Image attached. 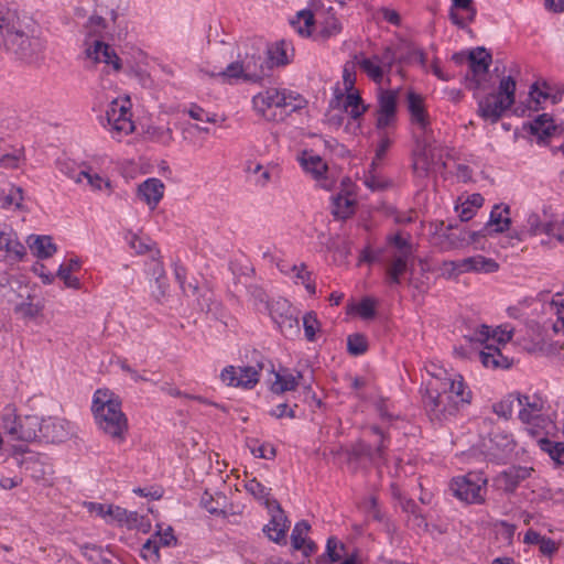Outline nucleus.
Segmentation results:
<instances>
[{"label": "nucleus", "mask_w": 564, "mask_h": 564, "mask_svg": "<svg viewBox=\"0 0 564 564\" xmlns=\"http://www.w3.org/2000/svg\"><path fill=\"white\" fill-rule=\"evenodd\" d=\"M91 413L98 430L121 444L127 440L129 431L128 417L121 408V400L108 389L95 391L91 402Z\"/></svg>", "instance_id": "obj_1"}, {"label": "nucleus", "mask_w": 564, "mask_h": 564, "mask_svg": "<svg viewBox=\"0 0 564 564\" xmlns=\"http://www.w3.org/2000/svg\"><path fill=\"white\" fill-rule=\"evenodd\" d=\"M264 53L265 47L262 41H243L238 44L237 61L230 63L225 69L213 72L209 75L228 79L259 82L270 69L268 62L264 59Z\"/></svg>", "instance_id": "obj_2"}, {"label": "nucleus", "mask_w": 564, "mask_h": 564, "mask_svg": "<svg viewBox=\"0 0 564 564\" xmlns=\"http://www.w3.org/2000/svg\"><path fill=\"white\" fill-rule=\"evenodd\" d=\"M303 99L294 91L268 88L252 98L254 110L267 120H281L302 107Z\"/></svg>", "instance_id": "obj_3"}, {"label": "nucleus", "mask_w": 564, "mask_h": 564, "mask_svg": "<svg viewBox=\"0 0 564 564\" xmlns=\"http://www.w3.org/2000/svg\"><path fill=\"white\" fill-rule=\"evenodd\" d=\"M32 26V20L29 19L19 28V31L17 30L8 37H4L6 48L18 59L29 64L41 61L46 48L45 41L33 34Z\"/></svg>", "instance_id": "obj_4"}, {"label": "nucleus", "mask_w": 564, "mask_h": 564, "mask_svg": "<svg viewBox=\"0 0 564 564\" xmlns=\"http://www.w3.org/2000/svg\"><path fill=\"white\" fill-rule=\"evenodd\" d=\"M516 80L511 76L501 78L498 91L489 94L479 100V116L491 123L498 122L516 101Z\"/></svg>", "instance_id": "obj_5"}, {"label": "nucleus", "mask_w": 564, "mask_h": 564, "mask_svg": "<svg viewBox=\"0 0 564 564\" xmlns=\"http://www.w3.org/2000/svg\"><path fill=\"white\" fill-rule=\"evenodd\" d=\"M131 100L129 96L113 99L107 107L101 124L111 137L120 141L123 137L134 131L132 121Z\"/></svg>", "instance_id": "obj_6"}, {"label": "nucleus", "mask_w": 564, "mask_h": 564, "mask_svg": "<svg viewBox=\"0 0 564 564\" xmlns=\"http://www.w3.org/2000/svg\"><path fill=\"white\" fill-rule=\"evenodd\" d=\"M414 140L413 171L417 177H426L438 166L444 165L442 162L443 150L436 144L434 135L415 137Z\"/></svg>", "instance_id": "obj_7"}, {"label": "nucleus", "mask_w": 564, "mask_h": 564, "mask_svg": "<svg viewBox=\"0 0 564 564\" xmlns=\"http://www.w3.org/2000/svg\"><path fill=\"white\" fill-rule=\"evenodd\" d=\"M355 59L358 67L373 83L380 85L389 77L392 66L398 61L395 52L390 46H386L381 53L365 55H356Z\"/></svg>", "instance_id": "obj_8"}, {"label": "nucleus", "mask_w": 564, "mask_h": 564, "mask_svg": "<svg viewBox=\"0 0 564 564\" xmlns=\"http://www.w3.org/2000/svg\"><path fill=\"white\" fill-rule=\"evenodd\" d=\"M487 478L480 471L457 476L451 481L453 495L466 503H481L487 494Z\"/></svg>", "instance_id": "obj_9"}, {"label": "nucleus", "mask_w": 564, "mask_h": 564, "mask_svg": "<svg viewBox=\"0 0 564 564\" xmlns=\"http://www.w3.org/2000/svg\"><path fill=\"white\" fill-rule=\"evenodd\" d=\"M1 427L11 441L33 442L39 437L40 417L36 415L19 417L13 409L7 408Z\"/></svg>", "instance_id": "obj_10"}, {"label": "nucleus", "mask_w": 564, "mask_h": 564, "mask_svg": "<svg viewBox=\"0 0 564 564\" xmlns=\"http://www.w3.org/2000/svg\"><path fill=\"white\" fill-rule=\"evenodd\" d=\"M424 408L432 421H443L453 416L459 410L449 397L447 390L441 388V381L430 383L423 398Z\"/></svg>", "instance_id": "obj_11"}, {"label": "nucleus", "mask_w": 564, "mask_h": 564, "mask_svg": "<svg viewBox=\"0 0 564 564\" xmlns=\"http://www.w3.org/2000/svg\"><path fill=\"white\" fill-rule=\"evenodd\" d=\"M406 105L414 138L433 135L431 117L426 111L423 96L414 91H409L406 95Z\"/></svg>", "instance_id": "obj_12"}, {"label": "nucleus", "mask_w": 564, "mask_h": 564, "mask_svg": "<svg viewBox=\"0 0 564 564\" xmlns=\"http://www.w3.org/2000/svg\"><path fill=\"white\" fill-rule=\"evenodd\" d=\"M510 214L511 210L509 205L496 204L492 207L489 219L485 226L480 230L469 234L470 239L476 241L477 239L487 236H494L508 231L512 224Z\"/></svg>", "instance_id": "obj_13"}, {"label": "nucleus", "mask_w": 564, "mask_h": 564, "mask_svg": "<svg viewBox=\"0 0 564 564\" xmlns=\"http://www.w3.org/2000/svg\"><path fill=\"white\" fill-rule=\"evenodd\" d=\"M469 74H467L468 85L473 89L482 88V83L488 74L491 63V55L484 47H477L467 54Z\"/></svg>", "instance_id": "obj_14"}, {"label": "nucleus", "mask_w": 564, "mask_h": 564, "mask_svg": "<svg viewBox=\"0 0 564 564\" xmlns=\"http://www.w3.org/2000/svg\"><path fill=\"white\" fill-rule=\"evenodd\" d=\"M74 434V426L70 422L58 419H40V429L37 440L47 443H59L66 441Z\"/></svg>", "instance_id": "obj_15"}, {"label": "nucleus", "mask_w": 564, "mask_h": 564, "mask_svg": "<svg viewBox=\"0 0 564 564\" xmlns=\"http://www.w3.org/2000/svg\"><path fill=\"white\" fill-rule=\"evenodd\" d=\"M259 370L251 366H227L220 372V379L225 384L243 389H252L259 382Z\"/></svg>", "instance_id": "obj_16"}, {"label": "nucleus", "mask_w": 564, "mask_h": 564, "mask_svg": "<svg viewBox=\"0 0 564 564\" xmlns=\"http://www.w3.org/2000/svg\"><path fill=\"white\" fill-rule=\"evenodd\" d=\"M26 256L25 247L9 227H0V257L10 264L18 263Z\"/></svg>", "instance_id": "obj_17"}, {"label": "nucleus", "mask_w": 564, "mask_h": 564, "mask_svg": "<svg viewBox=\"0 0 564 564\" xmlns=\"http://www.w3.org/2000/svg\"><path fill=\"white\" fill-rule=\"evenodd\" d=\"M299 161L303 170L313 176L318 186L325 189L333 187L334 181L328 177V167L319 155L304 151L299 158Z\"/></svg>", "instance_id": "obj_18"}, {"label": "nucleus", "mask_w": 564, "mask_h": 564, "mask_svg": "<svg viewBox=\"0 0 564 564\" xmlns=\"http://www.w3.org/2000/svg\"><path fill=\"white\" fill-rule=\"evenodd\" d=\"M552 226V220H543L541 215L536 212H530L520 229L510 232L509 239L519 242L524 241L528 237H535L544 234L549 237Z\"/></svg>", "instance_id": "obj_19"}, {"label": "nucleus", "mask_w": 564, "mask_h": 564, "mask_svg": "<svg viewBox=\"0 0 564 564\" xmlns=\"http://www.w3.org/2000/svg\"><path fill=\"white\" fill-rule=\"evenodd\" d=\"M335 105L340 106L352 120H358L368 109L358 90L343 93L339 88H336L334 98L330 100L333 108H335Z\"/></svg>", "instance_id": "obj_20"}, {"label": "nucleus", "mask_w": 564, "mask_h": 564, "mask_svg": "<svg viewBox=\"0 0 564 564\" xmlns=\"http://www.w3.org/2000/svg\"><path fill=\"white\" fill-rule=\"evenodd\" d=\"M545 401L539 394H519L518 416L525 424H534L542 417Z\"/></svg>", "instance_id": "obj_21"}, {"label": "nucleus", "mask_w": 564, "mask_h": 564, "mask_svg": "<svg viewBox=\"0 0 564 564\" xmlns=\"http://www.w3.org/2000/svg\"><path fill=\"white\" fill-rule=\"evenodd\" d=\"M438 380L441 381V388L447 390L449 397L454 401V404H456L458 409L460 405L470 403L471 391L465 383L462 375H446L444 378H441Z\"/></svg>", "instance_id": "obj_22"}, {"label": "nucleus", "mask_w": 564, "mask_h": 564, "mask_svg": "<svg viewBox=\"0 0 564 564\" xmlns=\"http://www.w3.org/2000/svg\"><path fill=\"white\" fill-rule=\"evenodd\" d=\"M271 512V520L264 527L263 531L268 538L275 543H285L286 531L289 530V521L280 503L278 507H271L268 509Z\"/></svg>", "instance_id": "obj_23"}, {"label": "nucleus", "mask_w": 564, "mask_h": 564, "mask_svg": "<svg viewBox=\"0 0 564 564\" xmlns=\"http://www.w3.org/2000/svg\"><path fill=\"white\" fill-rule=\"evenodd\" d=\"M30 18L26 14H21L17 8L0 3V32L4 37L19 31L22 24Z\"/></svg>", "instance_id": "obj_24"}, {"label": "nucleus", "mask_w": 564, "mask_h": 564, "mask_svg": "<svg viewBox=\"0 0 564 564\" xmlns=\"http://www.w3.org/2000/svg\"><path fill=\"white\" fill-rule=\"evenodd\" d=\"M165 186L159 178L151 177L138 186V196L151 208L154 209L163 198Z\"/></svg>", "instance_id": "obj_25"}, {"label": "nucleus", "mask_w": 564, "mask_h": 564, "mask_svg": "<svg viewBox=\"0 0 564 564\" xmlns=\"http://www.w3.org/2000/svg\"><path fill=\"white\" fill-rule=\"evenodd\" d=\"M563 130V126L555 123L554 119L547 113L538 116L530 123V132L535 135L539 141H543L553 135L562 134Z\"/></svg>", "instance_id": "obj_26"}, {"label": "nucleus", "mask_w": 564, "mask_h": 564, "mask_svg": "<svg viewBox=\"0 0 564 564\" xmlns=\"http://www.w3.org/2000/svg\"><path fill=\"white\" fill-rule=\"evenodd\" d=\"M310 529V523L302 520L294 525L291 534L292 547L302 551L304 556H310L316 551V544L306 539Z\"/></svg>", "instance_id": "obj_27"}, {"label": "nucleus", "mask_w": 564, "mask_h": 564, "mask_svg": "<svg viewBox=\"0 0 564 564\" xmlns=\"http://www.w3.org/2000/svg\"><path fill=\"white\" fill-rule=\"evenodd\" d=\"M86 55L96 63H105L111 65L116 70L120 69L119 57L116 55L115 51L104 42L95 41L93 45L87 47Z\"/></svg>", "instance_id": "obj_28"}, {"label": "nucleus", "mask_w": 564, "mask_h": 564, "mask_svg": "<svg viewBox=\"0 0 564 564\" xmlns=\"http://www.w3.org/2000/svg\"><path fill=\"white\" fill-rule=\"evenodd\" d=\"M476 15V8L473 0H452L449 18L452 22L460 28L473 22Z\"/></svg>", "instance_id": "obj_29"}, {"label": "nucleus", "mask_w": 564, "mask_h": 564, "mask_svg": "<svg viewBox=\"0 0 564 564\" xmlns=\"http://www.w3.org/2000/svg\"><path fill=\"white\" fill-rule=\"evenodd\" d=\"M484 348L478 352L479 360L486 368H509L511 362L503 356L499 346L484 343Z\"/></svg>", "instance_id": "obj_30"}, {"label": "nucleus", "mask_w": 564, "mask_h": 564, "mask_svg": "<svg viewBox=\"0 0 564 564\" xmlns=\"http://www.w3.org/2000/svg\"><path fill=\"white\" fill-rule=\"evenodd\" d=\"M269 57V66H284L289 64L294 55L292 44L285 40H281L265 50Z\"/></svg>", "instance_id": "obj_31"}, {"label": "nucleus", "mask_w": 564, "mask_h": 564, "mask_svg": "<svg viewBox=\"0 0 564 564\" xmlns=\"http://www.w3.org/2000/svg\"><path fill=\"white\" fill-rule=\"evenodd\" d=\"M532 471L529 467L513 466L499 475L498 482L506 491H513Z\"/></svg>", "instance_id": "obj_32"}, {"label": "nucleus", "mask_w": 564, "mask_h": 564, "mask_svg": "<svg viewBox=\"0 0 564 564\" xmlns=\"http://www.w3.org/2000/svg\"><path fill=\"white\" fill-rule=\"evenodd\" d=\"M463 268L464 273H492L498 271L499 264L496 260L491 258H487L481 254H476L473 257H468L463 259Z\"/></svg>", "instance_id": "obj_33"}, {"label": "nucleus", "mask_w": 564, "mask_h": 564, "mask_svg": "<svg viewBox=\"0 0 564 564\" xmlns=\"http://www.w3.org/2000/svg\"><path fill=\"white\" fill-rule=\"evenodd\" d=\"M302 379L303 375L301 372L294 375L288 369L274 372V381L271 384V391L278 394L293 391L300 386Z\"/></svg>", "instance_id": "obj_34"}, {"label": "nucleus", "mask_w": 564, "mask_h": 564, "mask_svg": "<svg viewBox=\"0 0 564 564\" xmlns=\"http://www.w3.org/2000/svg\"><path fill=\"white\" fill-rule=\"evenodd\" d=\"M512 328L507 326H500L491 330L490 327L482 325L477 333V340L480 343L505 345L512 338Z\"/></svg>", "instance_id": "obj_35"}, {"label": "nucleus", "mask_w": 564, "mask_h": 564, "mask_svg": "<svg viewBox=\"0 0 564 564\" xmlns=\"http://www.w3.org/2000/svg\"><path fill=\"white\" fill-rule=\"evenodd\" d=\"M25 470L35 480H45L53 474V467L45 456L35 455L24 460Z\"/></svg>", "instance_id": "obj_36"}, {"label": "nucleus", "mask_w": 564, "mask_h": 564, "mask_svg": "<svg viewBox=\"0 0 564 564\" xmlns=\"http://www.w3.org/2000/svg\"><path fill=\"white\" fill-rule=\"evenodd\" d=\"M406 254H395L386 269V282L390 286L401 284V278L408 270Z\"/></svg>", "instance_id": "obj_37"}, {"label": "nucleus", "mask_w": 564, "mask_h": 564, "mask_svg": "<svg viewBox=\"0 0 564 564\" xmlns=\"http://www.w3.org/2000/svg\"><path fill=\"white\" fill-rule=\"evenodd\" d=\"M271 316L284 336L293 337L299 335V319L290 312L289 306L285 313H278L275 310H272Z\"/></svg>", "instance_id": "obj_38"}, {"label": "nucleus", "mask_w": 564, "mask_h": 564, "mask_svg": "<svg viewBox=\"0 0 564 564\" xmlns=\"http://www.w3.org/2000/svg\"><path fill=\"white\" fill-rule=\"evenodd\" d=\"M28 245L33 254L40 259L50 258L56 251V246L48 236H30Z\"/></svg>", "instance_id": "obj_39"}, {"label": "nucleus", "mask_w": 564, "mask_h": 564, "mask_svg": "<svg viewBox=\"0 0 564 564\" xmlns=\"http://www.w3.org/2000/svg\"><path fill=\"white\" fill-rule=\"evenodd\" d=\"M44 304L34 302L33 296L28 294L26 299L14 306V313L24 321L35 319L43 314Z\"/></svg>", "instance_id": "obj_40"}, {"label": "nucleus", "mask_w": 564, "mask_h": 564, "mask_svg": "<svg viewBox=\"0 0 564 564\" xmlns=\"http://www.w3.org/2000/svg\"><path fill=\"white\" fill-rule=\"evenodd\" d=\"M245 171L252 177L256 186L264 188L272 180V169L261 163L249 161Z\"/></svg>", "instance_id": "obj_41"}, {"label": "nucleus", "mask_w": 564, "mask_h": 564, "mask_svg": "<svg viewBox=\"0 0 564 564\" xmlns=\"http://www.w3.org/2000/svg\"><path fill=\"white\" fill-rule=\"evenodd\" d=\"M79 269L80 261L77 258H72L59 265L57 276L64 282L65 286L77 290L80 288V282L78 278L73 275V272Z\"/></svg>", "instance_id": "obj_42"}, {"label": "nucleus", "mask_w": 564, "mask_h": 564, "mask_svg": "<svg viewBox=\"0 0 564 564\" xmlns=\"http://www.w3.org/2000/svg\"><path fill=\"white\" fill-rule=\"evenodd\" d=\"M245 488L257 500L263 501L268 509H271V507H278L279 502L270 497L271 489L262 485L257 478L247 480Z\"/></svg>", "instance_id": "obj_43"}, {"label": "nucleus", "mask_w": 564, "mask_h": 564, "mask_svg": "<svg viewBox=\"0 0 564 564\" xmlns=\"http://www.w3.org/2000/svg\"><path fill=\"white\" fill-rule=\"evenodd\" d=\"M484 197L480 194H471L464 202L456 205V212L462 221L470 220L482 206Z\"/></svg>", "instance_id": "obj_44"}, {"label": "nucleus", "mask_w": 564, "mask_h": 564, "mask_svg": "<svg viewBox=\"0 0 564 564\" xmlns=\"http://www.w3.org/2000/svg\"><path fill=\"white\" fill-rule=\"evenodd\" d=\"M291 23L301 36H310L312 34L313 25L316 23L315 14L307 9L301 10Z\"/></svg>", "instance_id": "obj_45"}, {"label": "nucleus", "mask_w": 564, "mask_h": 564, "mask_svg": "<svg viewBox=\"0 0 564 564\" xmlns=\"http://www.w3.org/2000/svg\"><path fill=\"white\" fill-rule=\"evenodd\" d=\"M84 180L87 182L91 191L101 192L107 189L108 193L111 192L110 181L106 176L95 172L90 166H85L84 174H82V182Z\"/></svg>", "instance_id": "obj_46"}, {"label": "nucleus", "mask_w": 564, "mask_h": 564, "mask_svg": "<svg viewBox=\"0 0 564 564\" xmlns=\"http://www.w3.org/2000/svg\"><path fill=\"white\" fill-rule=\"evenodd\" d=\"M376 161L371 164V170L365 174L364 184L372 192L384 191L392 185V182L383 175L376 172Z\"/></svg>", "instance_id": "obj_47"}, {"label": "nucleus", "mask_w": 564, "mask_h": 564, "mask_svg": "<svg viewBox=\"0 0 564 564\" xmlns=\"http://www.w3.org/2000/svg\"><path fill=\"white\" fill-rule=\"evenodd\" d=\"M529 96L531 102L535 105L533 109L538 110L542 104L549 100L551 86L545 80H536L531 85Z\"/></svg>", "instance_id": "obj_48"}, {"label": "nucleus", "mask_w": 564, "mask_h": 564, "mask_svg": "<svg viewBox=\"0 0 564 564\" xmlns=\"http://www.w3.org/2000/svg\"><path fill=\"white\" fill-rule=\"evenodd\" d=\"M376 115H397V96L392 90H380Z\"/></svg>", "instance_id": "obj_49"}, {"label": "nucleus", "mask_w": 564, "mask_h": 564, "mask_svg": "<svg viewBox=\"0 0 564 564\" xmlns=\"http://www.w3.org/2000/svg\"><path fill=\"white\" fill-rule=\"evenodd\" d=\"M58 171L69 180H73L77 184H82V174H84V167L78 166L74 161L68 159L58 160Z\"/></svg>", "instance_id": "obj_50"}, {"label": "nucleus", "mask_w": 564, "mask_h": 564, "mask_svg": "<svg viewBox=\"0 0 564 564\" xmlns=\"http://www.w3.org/2000/svg\"><path fill=\"white\" fill-rule=\"evenodd\" d=\"M518 399L519 393H511L507 395L500 402L494 404V412L501 417L509 419L511 417L514 410H518Z\"/></svg>", "instance_id": "obj_51"}, {"label": "nucleus", "mask_w": 564, "mask_h": 564, "mask_svg": "<svg viewBox=\"0 0 564 564\" xmlns=\"http://www.w3.org/2000/svg\"><path fill=\"white\" fill-rule=\"evenodd\" d=\"M358 67L357 61L354 58L352 61H348L344 64L343 67V93L354 91L356 84V69Z\"/></svg>", "instance_id": "obj_52"}, {"label": "nucleus", "mask_w": 564, "mask_h": 564, "mask_svg": "<svg viewBox=\"0 0 564 564\" xmlns=\"http://www.w3.org/2000/svg\"><path fill=\"white\" fill-rule=\"evenodd\" d=\"M119 525L126 527L128 529H138L143 532H148L150 528V522L145 520L144 517L139 516L138 512L127 510L126 517H123Z\"/></svg>", "instance_id": "obj_53"}, {"label": "nucleus", "mask_w": 564, "mask_h": 564, "mask_svg": "<svg viewBox=\"0 0 564 564\" xmlns=\"http://www.w3.org/2000/svg\"><path fill=\"white\" fill-rule=\"evenodd\" d=\"M316 23L321 26V34L323 37H330L335 36L341 31V25L339 21L334 17H327L324 19V21L319 20V14H315Z\"/></svg>", "instance_id": "obj_54"}, {"label": "nucleus", "mask_w": 564, "mask_h": 564, "mask_svg": "<svg viewBox=\"0 0 564 564\" xmlns=\"http://www.w3.org/2000/svg\"><path fill=\"white\" fill-rule=\"evenodd\" d=\"M538 444L541 449L549 453L552 459L564 463V444L563 443H553L546 438H539Z\"/></svg>", "instance_id": "obj_55"}, {"label": "nucleus", "mask_w": 564, "mask_h": 564, "mask_svg": "<svg viewBox=\"0 0 564 564\" xmlns=\"http://www.w3.org/2000/svg\"><path fill=\"white\" fill-rule=\"evenodd\" d=\"M370 431H371V433H373L375 435H377L380 438V444L375 449H371L370 447H368L367 451L365 452V454L368 455L370 457V459L376 464L383 463L386 460V458H384V448H386L384 436L378 426H371Z\"/></svg>", "instance_id": "obj_56"}, {"label": "nucleus", "mask_w": 564, "mask_h": 564, "mask_svg": "<svg viewBox=\"0 0 564 564\" xmlns=\"http://www.w3.org/2000/svg\"><path fill=\"white\" fill-rule=\"evenodd\" d=\"M160 544L158 536H151L147 540L141 549V556L148 561H152L154 563L160 560Z\"/></svg>", "instance_id": "obj_57"}, {"label": "nucleus", "mask_w": 564, "mask_h": 564, "mask_svg": "<svg viewBox=\"0 0 564 564\" xmlns=\"http://www.w3.org/2000/svg\"><path fill=\"white\" fill-rule=\"evenodd\" d=\"M148 134L152 141L169 145L173 141V133L169 127H150Z\"/></svg>", "instance_id": "obj_58"}, {"label": "nucleus", "mask_w": 564, "mask_h": 564, "mask_svg": "<svg viewBox=\"0 0 564 564\" xmlns=\"http://www.w3.org/2000/svg\"><path fill=\"white\" fill-rule=\"evenodd\" d=\"M354 199L338 195L334 198V214L340 218H347L352 214Z\"/></svg>", "instance_id": "obj_59"}, {"label": "nucleus", "mask_w": 564, "mask_h": 564, "mask_svg": "<svg viewBox=\"0 0 564 564\" xmlns=\"http://www.w3.org/2000/svg\"><path fill=\"white\" fill-rule=\"evenodd\" d=\"M347 349L349 354L359 356L367 350V339L361 334H352L347 338Z\"/></svg>", "instance_id": "obj_60"}, {"label": "nucleus", "mask_w": 564, "mask_h": 564, "mask_svg": "<svg viewBox=\"0 0 564 564\" xmlns=\"http://www.w3.org/2000/svg\"><path fill=\"white\" fill-rule=\"evenodd\" d=\"M304 334L308 341H314L319 330V322L314 313H307L303 317Z\"/></svg>", "instance_id": "obj_61"}, {"label": "nucleus", "mask_w": 564, "mask_h": 564, "mask_svg": "<svg viewBox=\"0 0 564 564\" xmlns=\"http://www.w3.org/2000/svg\"><path fill=\"white\" fill-rule=\"evenodd\" d=\"M187 113L192 119L197 120V121L209 122V123L217 122V115L209 113L197 105H192L188 108Z\"/></svg>", "instance_id": "obj_62"}, {"label": "nucleus", "mask_w": 564, "mask_h": 564, "mask_svg": "<svg viewBox=\"0 0 564 564\" xmlns=\"http://www.w3.org/2000/svg\"><path fill=\"white\" fill-rule=\"evenodd\" d=\"M492 442L506 454L511 453L514 448L512 436L505 432L496 433L492 437Z\"/></svg>", "instance_id": "obj_63"}, {"label": "nucleus", "mask_w": 564, "mask_h": 564, "mask_svg": "<svg viewBox=\"0 0 564 564\" xmlns=\"http://www.w3.org/2000/svg\"><path fill=\"white\" fill-rule=\"evenodd\" d=\"M550 306L555 315V319L553 322L554 332L564 333V303H556L553 301Z\"/></svg>", "instance_id": "obj_64"}]
</instances>
